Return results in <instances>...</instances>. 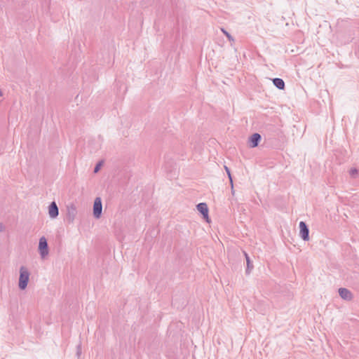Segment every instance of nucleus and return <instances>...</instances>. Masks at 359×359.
<instances>
[{"label":"nucleus","mask_w":359,"mask_h":359,"mask_svg":"<svg viewBox=\"0 0 359 359\" xmlns=\"http://www.w3.org/2000/svg\"><path fill=\"white\" fill-rule=\"evenodd\" d=\"M29 275L30 273L25 266H22L20 268L18 287L21 290H25L27 287V284L29 280Z\"/></svg>","instance_id":"f257e3e1"},{"label":"nucleus","mask_w":359,"mask_h":359,"mask_svg":"<svg viewBox=\"0 0 359 359\" xmlns=\"http://www.w3.org/2000/svg\"><path fill=\"white\" fill-rule=\"evenodd\" d=\"M38 250L42 259H44L48 255L49 248L48 241L44 236L41 237L39 239Z\"/></svg>","instance_id":"f03ea898"},{"label":"nucleus","mask_w":359,"mask_h":359,"mask_svg":"<svg viewBox=\"0 0 359 359\" xmlns=\"http://www.w3.org/2000/svg\"><path fill=\"white\" fill-rule=\"evenodd\" d=\"M77 214V210L74 203L67 206L66 220L68 223H73Z\"/></svg>","instance_id":"7ed1b4c3"},{"label":"nucleus","mask_w":359,"mask_h":359,"mask_svg":"<svg viewBox=\"0 0 359 359\" xmlns=\"http://www.w3.org/2000/svg\"><path fill=\"white\" fill-rule=\"evenodd\" d=\"M102 204L100 197L95 198L93 203V216L96 219H99L102 215Z\"/></svg>","instance_id":"20e7f679"},{"label":"nucleus","mask_w":359,"mask_h":359,"mask_svg":"<svg viewBox=\"0 0 359 359\" xmlns=\"http://www.w3.org/2000/svg\"><path fill=\"white\" fill-rule=\"evenodd\" d=\"M299 235L303 241H308L309 240V229L305 222H299Z\"/></svg>","instance_id":"39448f33"},{"label":"nucleus","mask_w":359,"mask_h":359,"mask_svg":"<svg viewBox=\"0 0 359 359\" xmlns=\"http://www.w3.org/2000/svg\"><path fill=\"white\" fill-rule=\"evenodd\" d=\"M198 211L203 215V217L209 222L208 208L205 203H200L196 205Z\"/></svg>","instance_id":"423d86ee"},{"label":"nucleus","mask_w":359,"mask_h":359,"mask_svg":"<svg viewBox=\"0 0 359 359\" xmlns=\"http://www.w3.org/2000/svg\"><path fill=\"white\" fill-rule=\"evenodd\" d=\"M262 136L260 134L255 133L250 136L248 140L249 146L251 148H255L259 145V142L261 141Z\"/></svg>","instance_id":"0eeeda50"},{"label":"nucleus","mask_w":359,"mask_h":359,"mask_svg":"<svg viewBox=\"0 0 359 359\" xmlns=\"http://www.w3.org/2000/svg\"><path fill=\"white\" fill-rule=\"evenodd\" d=\"M48 214L50 218L55 219L59 215V209L55 201L50 203L48 206Z\"/></svg>","instance_id":"6e6552de"},{"label":"nucleus","mask_w":359,"mask_h":359,"mask_svg":"<svg viewBox=\"0 0 359 359\" xmlns=\"http://www.w3.org/2000/svg\"><path fill=\"white\" fill-rule=\"evenodd\" d=\"M339 294L341 299L346 301H351L353 299V294L351 292L344 287H341L339 289Z\"/></svg>","instance_id":"1a4fd4ad"},{"label":"nucleus","mask_w":359,"mask_h":359,"mask_svg":"<svg viewBox=\"0 0 359 359\" xmlns=\"http://www.w3.org/2000/svg\"><path fill=\"white\" fill-rule=\"evenodd\" d=\"M273 85L279 90H284L285 84L284 81L280 78H274L272 79Z\"/></svg>","instance_id":"9d476101"},{"label":"nucleus","mask_w":359,"mask_h":359,"mask_svg":"<svg viewBox=\"0 0 359 359\" xmlns=\"http://www.w3.org/2000/svg\"><path fill=\"white\" fill-rule=\"evenodd\" d=\"M244 255L245 257L246 263H247V268L245 269V273L247 275H248L250 273V272L253 269L254 266H253L252 261L250 260L249 255L245 252H244Z\"/></svg>","instance_id":"9b49d317"},{"label":"nucleus","mask_w":359,"mask_h":359,"mask_svg":"<svg viewBox=\"0 0 359 359\" xmlns=\"http://www.w3.org/2000/svg\"><path fill=\"white\" fill-rule=\"evenodd\" d=\"M349 175L352 178H356L358 175V170L355 168H353L349 170Z\"/></svg>","instance_id":"f8f14e48"},{"label":"nucleus","mask_w":359,"mask_h":359,"mask_svg":"<svg viewBox=\"0 0 359 359\" xmlns=\"http://www.w3.org/2000/svg\"><path fill=\"white\" fill-rule=\"evenodd\" d=\"M102 165H103V161H99V162L95 165V168H94V170H93V172H94L95 173L98 172H99V170L101 169V167L102 166Z\"/></svg>","instance_id":"ddd939ff"},{"label":"nucleus","mask_w":359,"mask_h":359,"mask_svg":"<svg viewBox=\"0 0 359 359\" xmlns=\"http://www.w3.org/2000/svg\"><path fill=\"white\" fill-rule=\"evenodd\" d=\"M224 168H225V170H226V173L228 175L230 184H231V185H232L233 184V179H232V177H231L230 169L228 167H226V166H224Z\"/></svg>","instance_id":"4468645a"},{"label":"nucleus","mask_w":359,"mask_h":359,"mask_svg":"<svg viewBox=\"0 0 359 359\" xmlns=\"http://www.w3.org/2000/svg\"><path fill=\"white\" fill-rule=\"evenodd\" d=\"M222 32L224 34V35L228 38V39L229 41H233V38L232 37V36L228 32H226L224 29L222 28Z\"/></svg>","instance_id":"2eb2a0df"},{"label":"nucleus","mask_w":359,"mask_h":359,"mask_svg":"<svg viewBox=\"0 0 359 359\" xmlns=\"http://www.w3.org/2000/svg\"><path fill=\"white\" fill-rule=\"evenodd\" d=\"M5 229H6L5 226L2 223H0V232L4 231Z\"/></svg>","instance_id":"dca6fc26"},{"label":"nucleus","mask_w":359,"mask_h":359,"mask_svg":"<svg viewBox=\"0 0 359 359\" xmlns=\"http://www.w3.org/2000/svg\"><path fill=\"white\" fill-rule=\"evenodd\" d=\"M231 186V193H232V194H234L233 184Z\"/></svg>","instance_id":"f3484780"}]
</instances>
